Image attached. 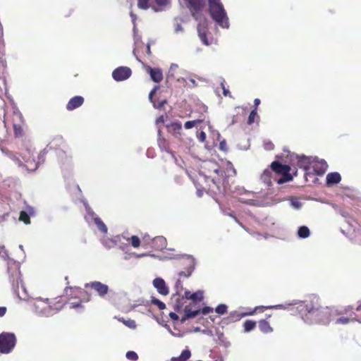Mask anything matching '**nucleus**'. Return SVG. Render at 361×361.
<instances>
[{
  "label": "nucleus",
  "mask_w": 361,
  "mask_h": 361,
  "mask_svg": "<svg viewBox=\"0 0 361 361\" xmlns=\"http://www.w3.org/2000/svg\"><path fill=\"white\" fill-rule=\"evenodd\" d=\"M197 28L198 36H199L200 39H201V41L202 42V43L205 45H209V42L207 39L208 27L206 25V24L205 23H199Z\"/></svg>",
  "instance_id": "16"
},
{
  "label": "nucleus",
  "mask_w": 361,
  "mask_h": 361,
  "mask_svg": "<svg viewBox=\"0 0 361 361\" xmlns=\"http://www.w3.org/2000/svg\"><path fill=\"white\" fill-rule=\"evenodd\" d=\"M281 307H283L282 305H276V306H259V307H256L254 309V310H252V312H250L249 315H252L257 312H264V310H266L267 309H270V308H281Z\"/></svg>",
  "instance_id": "28"
},
{
  "label": "nucleus",
  "mask_w": 361,
  "mask_h": 361,
  "mask_svg": "<svg viewBox=\"0 0 361 361\" xmlns=\"http://www.w3.org/2000/svg\"><path fill=\"white\" fill-rule=\"evenodd\" d=\"M245 113L240 114V113H237L235 115H233L231 121V124H235L240 121L241 117L245 116Z\"/></svg>",
  "instance_id": "43"
},
{
  "label": "nucleus",
  "mask_w": 361,
  "mask_h": 361,
  "mask_svg": "<svg viewBox=\"0 0 361 361\" xmlns=\"http://www.w3.org/2000/svg\"><path fill=\"white\" fill-rule=\"evenodd\" d=\"M200 314V309L197 307V305L190 303L185 305L184 308V316L181 318L180 322L183 323L187 319L195 318Z\"/></svg>",
  "instance_id": "10"
},
{
  "label": "nucleus",
  "mask_w": 361,
  "mask_h": 361,
  "mask_svg": "<svg viewBox=\"0 0 361 361\" xmlns=\"http://www.w3.org/2000/svg\"><path fill=\"white\" fill-rule=\"evenodd\" d=\"M152 303L156 305L159 310H164L166 308V305L163 302L157 298H153L152 300Z\"/></svg>",
  "instance_id": "41"
},
{
  "label": "nucleus",
  "mask_w": 361,
  "mask_h": 361,
  "mask_svg": "<svg viewBox=\"0 0 361 361\" xmlns=\"http://www.w3.org/2000/svg\"><path fill=\"white\" fill-rule=\"evenodd\" d=\"M178 264L185 267V271H181L178 273L179 277L181 278L190 276L195 267L194 259L191 257L187 256L180 259L178 262Z\"/></svg>",
  "instance_id": "7"
},
{
  "label": "nucleus",
  "mask_w": 361,
  "mask_h": 361,
  "mask_svg": "<svg viewBox=\"0 0 361 361\" xmlns=\"http://www.w3.org/2000/svg\"><path fill=\"white\" fill-rule=\"evenodd\" d=\"M225 145H226V143H225L224 141L220 142V149H222V150H224L225 149V148H224Z\"/></svg>",
  "instance_id": "57"
},
{
  "label": "nucleus",
  "mask_w": 361,
  "mask_h": 361,
  "mask_svg": "<svg viewBox=\"0 0 361 361\" xmlns=\"http://www.w3.org/2000/svg\"><path fill=\"white\" fill-rule=\"evenodd\" d=\"M208 165H209L211 166V168L213 169V171L216 173H219V166H217V164L216 163H208L207 164Z\"/></svg>",
  "instance_id": "48"
},
{
  "label": "nucleus",
  "mask_w": 361,
  "mask_h": 361,
  "mask_svg": "<svg viewBox=\"0 0 361 361\" xmlns=\"http://www.w3.org/2000/svg\"><path fill=\"white\" fill-rule=\"evenodd\" d=\"M85 288H90L91 289L95 290L100 297L105 296L109 291L108 286L99 281H92L85 283Z\"/></svg>",
  "instance_id": "11"
},
{
  "label": "nucleus",
  "mask_w": 361,
  "mask_h": 361,
  "mask_svg": "<svg viewBox=\"0 0 361 361\" xmlns=\"http://www.w3.org/2000/svg\"><path fill=\"white\" fill-rule=\"evenodd\" d=\"M343 216L347 217V214L345 212L342 213Z\"/></svg>",
  "instance_id": "62"
},
{
  "label": "nucleus",
  "mask_w": 361,
  "mask_h": 361,
  "mask_svg": "<svg viewBox=\"0 0 361 361\" xmlns=\"http://www.w3.org/2000/svg\"><path fill=\"white\" fill-rule=\"evenodd\" d=\"M84 98L82 96H75L72 97L66 104V109L68 111H73L80 106L84 103Z\"/></svg>",
  "instance_id": "13"
},
{
  "label": "nucleus",
  "mask_w": 361,
  "mask_h": 361,
  "mask_svg": "<svg viewBox=\"0 0 361 361\" xmlns=\"http://www.w3.org/2000/svg\"><path fill=\"white\" fill-rule=\"evenodd\" d=\"M271 317V314H267L266 319ZM259 329L263 334H269L273 331V328L267 319H261L259 321Z\"/></svg>",
  "instance_id": "20"
},
{
  "label": "nucleus",
  "mask_w": 361,
  "mask_h": 361,
  "mask_svg": "<svg viewBox=\"0 0 361 361\" xmlns=\"http://www.w3.org/2000/svg\"><path fill=\"white\" fill-rule=\"evenodd\" d=\"M249 315V312L239 313L236 311L231 312L226 319L228 322H235L239 321L242 317Z\"/></svg>",
  "instance_id": "26"
},
{
  "label": "nucleus",
  "mask_w": 361,
  "mask_h": 361,
  "mask_svg": "<svg viewBox=\"0 0 361 361\" xmlns=\"http://www.w3.org/2000/svg\"><path fill=\"white\" fill-rule=\"evenodd\" d=\"M19 220L24 222L25 224H30V219L28 214L25 211H21L20 213Z\"/></svg>",
  "instance_id": "32"
},
{
  "label": "nucleus",
  "mask_w": 361,
  "mask_h": 361,
  "mask_svg": "<svg viewBox=\"0 0 361 361\" xmlns=\"http://www.w3.org/2000/svg\"><path fill=\"white\" fill-rule=\"evenodd\" d=\"M95 224L97 226V228L102 232L106 233L107 232V227L105 224L99 218L95 219Z\"/></svg>",
  "instance_id": "33"
},
{
  "label": "nucleus",
  "mask_w": 361,
  "mask_h": 361,
  "mask_svg": "<svg viewBox=\"0 0 361 361\" xmlns=\"http://www.w3.org/2000/svg\"><path fill=\"white\" fill-rule=\"evenodd\" d=\"M169 131L176 137H179L181 135L182 125L180 122L171 123L168 126Z\"/></svg>",
  "instance_id": "24"
},
{
  "label": "nucleus",
  "mask_w": 361,
  "mask_h": 361,
  "mask_svg": "<svg viewBox=\"0 0 361 361\" xmlns=\"http://www.w3.org/2000/svg\"><path fill=\"white\" fill-rule=\"evenodd\" d=\"M8 272L9 274V281L16 295L20 299L25 300L27 294L25 288L22 284L21 274L19 267L16 264H14L13 267H8Z\"/></svg>",
  "instance_id": "4"
},
{
  "label": "nucleus",
  "mask_w": 361,
  "mask_h": 361,
  "mask_svg": "<svg viewBox=\"0 0 361 361\" xmlns=\"http://www.w3.org/2000/svg\"><path fill=\"white\" fill-rule=\"evenodd\" d=\"M137 6L143 10L148 9L149 8V0H137Z\"/></svg>",
  "instance_id": "35"
},
{
  "label": "nucleus",
  "mask_w": 361,
  "mask_h": 361,
  "mask_svg": "<svg viewBox=\"0 0 361 361\" xmlns=\"http://www.w3.org/2000/svg\"><path fill=\"white\" fill-rule=\"evenodd\" d=\"M169 317L172 320H174V321L178 319V316L175 312H170Z\"/></svg>",
  "instance_id": "53"
},
{
  "label": "nucleus",
  "mask_w": 361,
  "mask_h": 361,
  "mask_svg": "<svg viewBox=\"0 0 361 361\" xmlns=\"http://www.w3.org/2000/svg\"><path fill=\"white\" fill-rule=\"evenodd\" d=\"M298 235L300 238H308L310 235V229L305 226H300L298 230Z\"/></svg>",
  "instance_id": "29"
},
{
  "label": "nucleus",
  "mask_w": 361,
  "mask_h": 361,
  "mask_svg": "<svg viewBox=\"0 0 361 361\" xmlns=\"http://www.w3.org/2000/svg\"><path fill=\"white\" fill-rule=\"evenodd\" d=\"M132 71L127 66L116 68L112 73V77L116 81L126 80L130 77Z\"/></svg>",
  "instance_id": "9"
},
{
  "label": "nucleus",
  "mask_w": 361,
  "mask_h": 361,
  "mask_svg": "<svg viewBox=\"0 0 361 361\" xmlns=\"http://www.w3.org/2000/svg\"><path fill=\"white\" fill-rule=\"evenodd\" d=\"M146 71L154 82H160L163 80V73L161 69L147 66Z\"/></svg>",
  "instance_id": "15"
},
{
  "label": "nucleus",
  "mask_w": 361,
  "mask_h": 361,
  "mask_svg": "<svg viewBox=\"0 0 361 361\" xmlns=\"http://www.w3.org/2000/svg\"><path fill=\"white\" fill-rule=\"evenodd\" d=\"M254 104H255V108L257 109V106L260 104V99H255L254 100Z\"/></svg>",
  "instance_id": "56"
},
{
  "label": "nucleus",
  "mask_w": 361,
  "mask_h": 361,
  "mask_svg": "<svg viewBox=\"0 0 361 361\" xmlns=\"http://www.w3.org/2000/svg\"><path fill=\"white\" fill-rule=\"evenodd\" d=\"M6 310L7 309L6 307H0V317L5 315Z\"/></svg>",
  "instance_id": "54"
},
{
  "label": "nucleus",
  "mask_w": 361,
  "mask_h": 361,
  "mask_svg": "<svg viewBox=\"0 0 361 361\" xmlns=\"http://www.w3.org/2000/svg\"><path fill=\"white\" fill-rule=\"evenodd\" d=\"M80 292L81 294L85 293V290H82L81 289H80Z\"/></svg>",
  "instance_id": "63"
},
{
  "label": "nucleus",
  "mask_w": 361,
  "mask_h": 361,
  "mask_svg": "<svg viewBox=\"0 0 361 361\" xmlns=\"http://www.w3.org/2000/svg\"><path fill=\"white\" fill-rule=\"evenodd\" d=\"M188 2V7L192 14V16L198 20L200 11L205 6L204 0H186Z\"/></svg>",
  "instance_id": "8"
},
{
  "label": "nucleus",
  "mask_w": 361,
  "mask_h": 361,
  "mask_svg": "<svg viewBox=\"0 0 361 361\" xmlns=\"http://www.w3.org/2000/svg\"><path fill=\"white\" fill-rule=\"evenodd\" d=\"M170 1L171 0H155V2L158 6H166Z\"/></svg>",
  "instance_id": "49"
},
{
  "label": "nucleus",
  "mask_w": 361,
  "mask_h": 361,
  "mask_svg": "<svg viewBox=\"0 0 361 361\" xmlns=\"http://www.w3.org/2000/svg\"><path fill=\"white\" fill-rule=\"evenodd\" d=\"M81 300H78V302H71L70 307L71 308H77L81 307Z\"/></svg>",
  "instance_id": "51"
},
{
  "label": "nucleus",
  "mask_w": 361,
  "mask_h": 361,
  "mask_svg": "<svg viewBox=\"0 0 361 361\" xmlns=\"http://www.w3.org/2000/svg\"><path fill=\"white\" fill-rule=\"evenodd\" d=\"M200 121L199 120H195V121H186L184 124V127L186 128V129H190L192 128H193L195 126V125L200 122Z\"/></svg>",
  "instance_id": "45"
},
{
  "label": "nucleus",
  "mask_w": 361,
  "mask_h": 361,
  "mask_svg": "<svg viewBox=\"0 0 361 361\" xmlns=\"http://www.w3.org/2000/svg\"><path fill=\"white\" fill-rule=\"evenodd\" d=\"M355 310L358 312H361V304L356 307Z\"/></svg>",
  "instance_id": "60"
},
{
  "label": "nucleus",
  "mask_w": 361,
  "mask_h": 361,
  "mask_svg": "<svg viewBox=\"0 0 361 361\" xmlns=\"http://www.w3.org/2000/svg\"><path fill=\"white\" fill-rule=\"evenodd\" d=\"M0 256L3 258L8 257V252L4 246H0Z\"/></svg>",
  "instance_id": "47"
},
{
  "label": "nucleus",
  "mask_w": 361,
  "mask_h": 361,
  "mask_svg": "<svg viewBox=\"0 0 361 361\" xmlns=\"http://www.w3.org/2000/svg\"><path fill=\"white\" fill-rule=\"evenodd\" d=\"M153 285L157 288L158 293L163 295H166L169 294V288L166 285L164 279L161 278H156L153 281Z\"/></svg>",
  "instance_id": "14"
},
{
  "label": "nucleus",
  "mask_w": 361,
  "mask_h": 361,
  "mask_svg": "<svg viewBox=\"0 0 361 361\" xmlns=\"http://www.w3.org/2000/svg\"><path fill=\"white\" fill-rule=\"evenodd\" d=\"M357 233L361 235V223L359 224V228H357Z\"/></svg>",
  "instance_id": "59"
},
{
  "label": "nucleus",
  "mask_w": 361,
  "mask_h": 361,
  "mask_svg": "<svg viewBox=\"0 0 361 361\" xmlns=\"http://www.w3.org/2000/svg\"><path fill=\"white\" fill-rule=\"evenodd\" d=\"M190 82L192 84V86H193V87L197 86V82H196V81H195L194 79L191 78V79L190 80Z\"/></svg>",
  "instance_id": "58"
},
{
  "label": "nucleus",
  "mask_w": 361,
  "mask_h": 361,
  "mask_svg": "<svg viewBox=\"0 0 361 361\" xmlns=\"http://www.w3.org/2000/svg\"><path fill=\"white\" fill-rule=\"evenodd\" d=\"M131 245L133 247H138L140 245V240L136 235H133L130 238Z\"/></svg>",
  "instance_id": "39"
},
{
  "label": "nucleus",
  "mask_w": 361,
  "mask_h": 361,
  "mask_svg": "<svg viewBox=\"0 0 361 361\" xmlns=\"http://www.w3.org/2000/svg\"><path fill=\"white\" fill-rule=\"evenodd\" d=\"M221 87L223 90V94L225 97H232L230 91L225 87V80H223V81L221 82Z\"/></svg>",
  "instance_id": "44"
},
{
  "label": "nucleus",
  "mask_w": 361,
  "mask_h": 361,
  "mask_svg": "<svg viewBox=\"0 0 361 361\" xmlns=\"http://www.w3.org/2000/svg\"><path fill=\"white\" fill-rule=\"evenodd\" d=\"M13 131L16 137L22 136L23 134V128L19 124H13Z\"/></svg>",
  "instance_id": "36"
},
{
  "label": "nucleus",
  "mask_w": 361,
  "mask_h": 361,
  "mask_svg": "<svg viewBox=\"0 0 361 361\" xmlns=\"http://www.w3.org/2000/svg\"><path fill=\"white\" fill-rule=\"evenodd\" d=\"M119 321L123 322L126 326L130 329H135L136 327V323L133 319L126 320L124 318L119 319Z\"/></svg>",
  "instance_id": "34"
},
{
  "label": "nucleus",
  "mask_w": 361,
  "mask_h": 361,
  "mask_svg": "<svg viewBox=\"0 0 361 361\" xmlns=\"http://www.w3.org/2000/svg\"><path fill=\"white\" fill-rule=\"evenodd\" d=\"M228 307L224 304H220L219 305L216 309L215 311L219 314H224L227 312Z\"/></svg>",
  "instance_id": "37"
},
{
  "label": "nucleus",
  "mask_w": 361,
  "mask_h": 361,
  "mask_svg": "<svg viewBox=\"0 0 361 361\" xmlns=\"http://www.w3.org/2000/svg\"><path fill=\"white\" fill-rule=\"evenodd\" d=\"M274 178L276 177H275L271 168L265 169L261 176L262 181L269 185H271L272 180H274Z\"/></svg>",
  "instance_id": "19"
},
{
  "label": "nucleus",
  "mask_w": 361,
  "mask_h": 361,
  "mask_svg": "<svg viewBox=\"0 0 361 361\" xmlns=\"http://www.w3.org/2000/svg\"><path fill=\"white\" fill-rule=\"evenodd\" d=\"M158 145L161 151H164L169 154H172L169 141L161 136L160 130L159 131Z\"/></svg>",
  "instance_id": "22"
},
{
  "label": "nucleus",
  "mask_w": 361,
  "mask_h": 361,
  "mask_svg": "<svg viewBox=\"0 0 361 361\" xmlns=\"http://www.w3.org/2000/svg\"><path fill=\"white\" fill-rule=\"evenodd\" d=\"M257 116V109L255 108L250 113L247 118V123L252 124L255 121V117Z\"/></svg>",
  "instance_id": "40"
},
{
  "label": "nucleus",
  "mask_w": 361,
  "mask_h": 361,
  "mask_svg": "<svg viewBox=\"0 0 361 361\" xmlns=\"http://www.w3.org/2000/svg\"><path fill=\"white\" fill-rule=\"evenodd\" d=\"M256 326V322L252 320H246L243 324L245 332H250L253 330Z\"/></svg>",
  "instance_id": "31"
},
{
  "label": "nucleus",
  "mask_w": 361,
  "mask_h": 361,
  "mask_svg": "<svg viewBox=\"0 0 361 361\" xmlns=\"http://www.w3.org/2000/svg\"><path fill=\"white\" fill-rule=\"evenodd\" d=\"M176 288V295H180V292L183 290V283L180 279H178L175 285Z\"/></svg>",
  "instance_id": "38"
},
{
  "label": "nucleus",
  "mask_w": 361,
  "mask_h": 361,
  "mask_svg": "<svg viewBox=\"0 0 361 361\" xmlns=\"http://www.w3.org/2000/svg\"><path fill=\"white\" fill-rule=\"evenodd\" d=\"M159 87L158 86H155L149 92V99L150 101L152 100V97L154 96V94L156 93L157 90H158Z\"/></svg>",
  "instance_id": "52"
},
{
  "label": "nucleus",
  "mask_w": 361,
  "mask_h": 361,
  "mask_svg": "<svg viewBox=\"0 0 361 361\" xmlns=\"http://www.w3.org/2000/svg\"><path fill=\"white\" fill-rule=\"evenodd\" d=\"M328 166L325 161H317L312 166L313 171L316 175L322 176L327 170Z\"/></svg>",
  "instance_id": "17"
},
{
  "label": "nucleus",
  "mask_w": 361,
  "mask_h": 361,
  "mask_svg": "<svg viewBox=\"0 0 361 361\" xmlns=\"http://www.w3.org/2000/svg\"><path fill=\"white\" fill-rule=\"evenodd\" d=\"M191 357V352L189 349H185L178 357H174L171 361H187Z\"/></svg>",
  "instance_id": "27"
},
{
  "label": "nucleus",
  "mask_w": 361,
  "mask_h": 361,
  "mask_svg": "<svg viewBox=\"0 0 361 361\" xmlns=\"http://www.w3.org/2000/svg\"><path fill=\"white\" fill-rule=\"evenodd\" d=\"M22 157L23 160L27 164L36 163L34 151L30 148H26L22 152Z\"/></svg>",
  "instance_id": "23"
},
{
  "label": "nucleus",
  "mask_w": 361,
  "mask_h": 361,
  "mask_svg": "<svg viewBox=\"0 0 361 361\" xmlns=\"http://www.w3.org/2000/svg\"><path fill=\"white\" fill-rule=\"evenodd\" d=\"M203 299V293L200 290L199 291H197L195 293H193L192 294V298H191V300H192V304H197V302H200Z\"/></svg>",
  "instance_id": "30"
},
{
  "label": "nucleus",
  "mask_w": 361,
  "mask_h": 361,
  "mask_svg": "<svg viewBox=\"0 0 361 361\" xmlns=\"http://www.w3.org/2000/svg\"><path fill=\"white\" fill-rule=\"evenodd\" d=\"M274 176L281 175V178H274L278 184H283L293 180V176L290 174L291 168L289 165L282 164L278 161H274L271 164Z\"/></svg>",
  "instance_id": "5"
},
{
  "label": "nucleus",
  "mask_w": 361,
  "mask_h": 361,
  "mask_svg": "<svg viewBox=\"0 0 361 361\" xmlns=\"http://www.w3.org/2000/svg\"><path fill=\"white\" fill-rule=\"evenodd\" d=\"M297 165L299 168L303 169L305 171H308L311 165L310 158L304 155L298 157Z\"/></svg>",
  "instance_id": "21"
},
{
  "label": "nucleus",
  "mask_w": 361,
  "mask_h": 361,
  "mask_svg": "<svg viewBox=\"0 0 361 361\" xmlns=\"http://www.w3.org/2000/svg\"><path fill=\"white\" fill-rule=\"evenodd\" d=\"M311 175V173L310 172H307L305 173V176L307 177V176H310Z\"/></svg>",
  "instance_id": "61"
},
{
  "label": "nucleus",
  "mask_w": 361,
  "mask_h": 361,
  "mask_svg": "<svg viewBox=\"0 0 361 361\" xmlns=\"http://www.w3.org/2000/svg\"><path fill=\"white\" fill-rule=\"evenodd\" d=\"M8 216V213L4 214L2 216H0V222L6 221Z\"/></svg>",
  "instance_id": "55"
},
{
  "label": "nucleus",
  "mask_w": 361,
  "mask_h": 361,
  "mask_svg": "<svg viewBox=\"0 0 361 361\" xmlns=\"http://www.w3.org/2000/svg\"><path fill=\"white\" fill-rule=\"evenodd\" d=\"M65 305L62 297H57L52 299L47 298L42 300L41 298L37 300L35 303L36 309L44 316H50L61 310Z\"/></svg>",
  "instance_id": "2"
},
{
  "label": "nucleus",
  "mask_w": 361,
  "mask_h": 361,
  "mask_svg": "<svg viewBox=\"0 0 361 361\" xmlns=\"http://www.w3.org/2000/svg\"><path fill=\"white\" fill-rule=\"evenodd\" d=\"M294 305L301 319L308 324L326 326L331 322L342 325L355 322L361 323V314L354 312L353 306L348 305L341 310L334 306H324L321 299L315 295L295 302Z\"/></svg>",
  "instance_id": "1"
},
{
  "label": "nucleus",
  "mask_w": 361,
  "mask_h": 361,
  "mask_svg": "<svg viewBox=\"0 0 361 361\" xmlns=\"http://www.w3.org/2000/svg\"><path fill=\"white\" fill-rule=\"evenodd\" d=\"M213 312V308H212L210 307H204L202 310H200V314H202L204 315H206L210 312Z\"/></svg>",
  "instance_id": "46"
},
{
  "label": "nucleus",
  "mask_w": 361,
  "mask_h": 361,
  "mask_svg": "<svg viewBox=\"0 0 361 361\" xmlns=\"http://www.w3.org/2000/svg\"><path fill=\"white\" fill-rule=\"evenodd\" d=\"M326 184L328 185L338 183L341 180V176L338 172H331L326 176Z\"/></svg>",
  "instance_id": "25"
},
{
  "label": "nucleus",
  "mask_w": 361,
  "mask_h": 361,
  "mask_svg": "<svg viewBox=\"0 0 361 361\" xmlns=\"http://www.w3.org/2000/svg\"><path fill=\"white\" fill-rule=\"evenodd\" d=\"M211 182L212 184L209 185V187L207 190L205 188L197 189V193L199 197H202L203 195L204 192H209L213 195H216L218 194L222 193L221 186L219 184H217V183L214 179H212Z\"/></svg>",
  "instance_id": "12"
},
{
  "label": "nucleus",
  "mask_w": 361,
  "mask_h": 361,
  "mask_svg": "<svg viewBox=\"0 0 361 361\" xmlns=\"http://www.w3.org/2000/svg\"><path fill=\"white\" fill-rule=\"evenodd\" d=\"M208 4L209 14L212 19L221 27L228 28L229 27L228 18L221 0H208Z\"/></svg>",
  "instance_id": "3"
},
{
  "label": "nucleus",
  "mask_w": 361,
  "mask_h": 361,
  "mask_svg": "<svg viewBox=\"0 0 361 361\" xmlns=\"http://www.w3.org/2000/svg\"><path fill=\"white\" fill-rule=\"evenodd\" d=\"M192 294V293H191L189 290H185L184 293V295L177 299L176 302L174 305L175 311L179 312L183 306L185 300H191Z\"/></svg>",
  "instance_id": "18"
},
{
  "label": "nucleus",
  "mask_w": 361,
  "mask_h": 361,
  "mask_svg": "<svg viewBox=\"0 0 361 361\" xmlns=\"http://www.w3.org/2000/svg\"><path fill=\"white\" fill-rule=\"evenodd\" d=\"M197 137L200 142H204L206 140V133L204 131H201L198 134Z\"/></svg>",
  "instance_id": "50"
},
{
  "label": "nucleus",
  "mask_w": 361,
  "mask_h": 361,
  "mask_svg": "<svg viewBox=\"0 0 361 361\" xmlns=\"http://www.w3.org/2000/svg\"><path fill=\"white\" fill-rule=\"evenodd\" d=\"M16 336L13 333L2 332L0 334V353L8 354L12 352L16 344Z\"/></svg>",
  "instance_id": "6"
},
{
  "label": "nucleus",
  "mask_w": 361,
  "mask_h": 361,
  "mask_svg": "<svg viewBox=\"0 0 361 361\" xmlns=\"http://www.w3.org/2000/svg\"><path fill=\"white\" fill-rule=\"evenodd\" d=\"M126 357L130 360H137L138 359L137 354L134 351H128L126 353Z\"/></svg>",
  "instance_id": "42"
}]
</instances>
